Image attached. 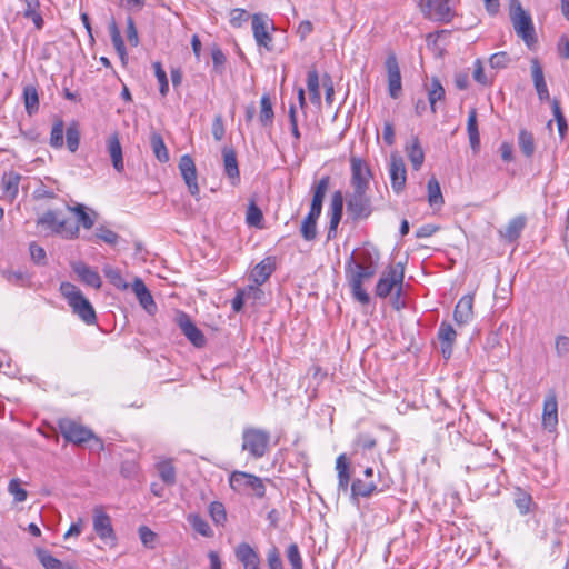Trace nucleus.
Here are the masks:
<instances>
[{"label": "nucleus", "mask_w": 569, "mask_h": 569, "mask_svg": "<svg viewBox=\"0 0 569 569\" xmlns=\"http://www.w3.org/2000/svg\"><path fill=\"white\" fill-rule=\"evenodd\" d=\"M60 292L66 298L72 312L84 323L93 325L96 322L97 316L92 305L77 286L71 282H62L60 284Z\"/></svg>", "instance_id": "obj_1"}, {"label": "nucleus", "mask_w": 569, "mask_h": 569, "mask_svg": "<svg viewBox=\"0 0 569 569\" xmlns=\"http://www.w3.org/2000/svg\"><path fill=\"white\" fill-rule=\"evenodd\" d=\"M510 20L519 38L530 48L537 42L531 16L522 8L519 0H509Z\"/></svg>", "instance_id": "obj_2"}, {"label": "nucleus", "mask_w": 569, "mask_h": 569, "mask_svg": "<svg viewBox=\"0 0 569 569\" xmlns=\"http://www.w3.org/2000/svg\"><path fill=\"white\" fill-rule=\"evenodd\" d=\"M270 433L258 428H246L242 432V451L248 452L252 459L262 458L268 450Z\"/></svg>", "instance_id": "obj_3"}, {"label": "nucleus", "mask_w": 569, "mask_h": 569, "mask_svg": "<svg viewBox=\"0 0 569 569\" xmlns=\"http://www.w3.org/2000/svg\"><path fill=\"white\" fill-rule=\"evenodd\" d=\"M229 485L232 490L239 493H252L257 498L266 496V486L261 478L244 471H233L229 477Z\"/></svg>", "instance_id": "obj_4"}, {"label": "nucleus", "mask_w": 569, "mask_h": 569, "mask_svg": "<svg viewBox=\"0 0 569 569\" xmlns=\"http://www.w3.org/2000/svg\"><path fill=\"white\" fill-rule=\"evenodd\" d=\"M403 278L405 269L400 262L395 266H389L381 273L377 282L376 295L379 298H387L396 289H398V295H401Z\"/></svg>", "instance_id": "obj_5"}, {"label": "nucleus", "mask_w": 569, "mask_h": 569, "mask_svg": "<svg viewBox=\"0 0 569 569\" xmlns=\"http://www.w3.org/2000/svg\"><path fill=\"white\" fill-rule=\"evenodd\" d=\"M37 223L66 239H76L79 237V226L72 224L64 219L59 220L57 213L52 210H48L39 217Z\"/></svg>", "instance_id": "obj_6"}, {"label": "nucleus", "mask_w": 569, "mask_h": 569, "mask_svg": "<svg viewBox=\"0 0 569 569\" xmlns=\"http://www.w3.org/2000/svg\"><path fill=\"white\" fill-rule=\"evenodd\" d=\"M373 211L371 198L367 190H353L347 199V212L353 221L365 220Z\"/></svg>", "instance_id": "obj_7"}, {"label": "nucleus", "mask_w": 569, "mask_h": 569, "mask_svg": "<svg viewBox=\"0 0 569 569\" xmlns=\"http://www.w3.org/2000/svg\"><path fill=\"white\" fill-rule=\"evenodd\" d=\"M377 263L375 260L369 261V268L365 272H353L346 278L348 286L351 289L352 296L362 305H368L370 301L369 295L363 289V283L370 280L377 273Z\"/></svg>", "instance_id": "obj_8"}, {"label": "nucleus", "mask_w": 569, "mask_h": 569, "mask_svg": "<svg viewBox=\"0 0 569 569\" xmlns=\"http://www.w3.org/2000/svg\"><path fill=\"white\" fill-rule=\"evenodd\" d=\"M92 522L97 536L109 547H114L117 545V536L110 516L101 508H94Z\"/></svg>", "instance_id": "obj_9"}, {"label": "nucleus", "mask_w": 569, "mask_h": 569, "mask_svg": "<svg viewBox=\"0 0 569 569\" xmlns=\"http://www.w3.org/2000/svg\"><path fill=\"white\" fill-rule=\"evenodd\" d=\"M370 260H375V262L378 264L379 253L368 248L352 251L345 264L346 278L349 277L350 272L353 273L367 271Z\"/></svg>", "instance_id": "obj_10"}, {"label": "nucleus", "mask_w": 569, "mask_h": 569, "mask_svg": "<svg viewBox=\"0 0 569 569\" xmlns=\"http://www.w3.org/2000/svg\"><path fill=\"white\" fill-rule=\"evenodd\" d=\"M59 429L63 438L74 445H82L93 438L90 429L68 418L59 421Z\"/></svg>", "instance_id": "obj_11"}, {"label": "nucleus", "mask_w": 569, "mask_h": 569, "mask_svg": "<svg viewBox=\"0 0 569 569\" xmlns=\"http://www.w3.org/2000/svg\"><path fill=\"white\" fill-rule=\"evenodd\" d=\"M389 174L393 192L400 194L407 181V171L403 158L398 152L390 154Z\"/></svg>", "instance_id": "obj_12"}, {"label": "nucleus", "mask_w": 569, "mask_h": 569, "mask_svg": "<svg viewBox=\"0 0 569 569\" xmlns=\"http://www.w3.org/2000/svg\"><path fill=\"white\" fill-rule=\"evenodd\" d=\"M422 12L427 18L439 22H449L453 17L449 0H427Z\"/></svg>", "instance_id": "obj_13"}, {"label": "nucleus", "mask_w": 569, "mask_h": 569, "mask_svg": "<svg viewBox=\"0 0 569 569\" xmlns=\"http://www.w3.org/2000/svg\"><path fill=\"white\" fill-rule=\"evenodd\" d=\"M180 173L192 197L199 198L200 189L197 182V168L189 154H183L179 160Z\"/></svg>", "instance_id": "obj_14"}, {"label": "nucleus", "mask_w": 569, "mask_h": 569, "mask_svg": "<svg viewBox=\"0 0 569 569\" xmlns=\"http://www.w3.org/2000/svg\"><path fill=\"white\" fill-rule=\"evenodd\" d=\"M386 69L388 76V91L392 99L399 98L401 94V74L398 60L395 54H389L386 59Z\"/></svg>", "instance_id": "obj_15"}, {"label": "nucleus", "mask_w": 569, "mask_h": 569, "mask_svg": "<svg viewBox=\"0 0 569 569\" xmlns=\"http://www.w3.org/2000/svg\"><path fill=\"white\" fill-rule=\"evenodd\" d=\"M177 323L182 333L196 347H202L206 343V338L202 331L193 323L191 318L184 313L179 312L177 316Z\"/></svg>", "instance_id": "obj_16"}, {"label": "nucleus", "mask_w": 569, "mask_h": 569, "mask_svg": "<svg viewBox=\"0 0 569 569\" xmlns=\"http://www.w3.org/2000/svg\"><path fill=\"white\" fill-rule=\"evenodd\" d=\"M343 212V194L340 190L333 192L330 202V221L327 232V240H332L337 237V228L341 221Z\"/></svg>", "instance_id": "obj_17"}, {"label": "nucleus", "mask_w": 569, "mask_h": 569, "mask_svg": "<svg viewBox=\"0 0 569 569\" xmlns=\"http://www.w3.org/2000/svg\"><path fill=\"white\" fill-rule=\"evenodd\" d=\"M234 556L243 569H260L259 553L249 543H239L234 549Z\"/></svg>", "instance_id": "obj_18"}, {"label": "nucleus", "mask_w": 569, "mask_h": 569, "mask_svg": "<svg viewBox=\"0 0 569 569\" xmlns=\"http://www.w3.org/2000/svg\"><path fill=\"white\" fill-rule=\"evenodd\" d=\"M131 289L134 292L140 306L149 315H154L158 308L150 290L147 288L144 282L140 278H136L131 284Z\"/></svg>", "instance_id": "obj_19"}, {"label": "nucleus", "mask_w": 569, "mask_h": 569, "mask_svg": "<svg viewBox=\"0 0 569 569\" xmlns=\"http://www.w3.org/2000/svg\"><path fill=\"white\" fill-rule=\"evenodd\" d=\"M351 184L353 190H368L369 187V169L358 158L351 159Z\"/></svg>", "instance_id": "obj_20"}, {"label": "nucleus", "mask_w": 569, "mask_h": 569, "mask_svg": "<svg viewBox=\"0 0 569 569\" xmlns=\"http://www.w3.org/2000/svg\"><path fill=\"white\" fill-rule=\"evenodd\" d=\"M558 425V402L555 395H549L543 401L542 426L549 432L556 430Z\"/></svg>", "instance_id": "obj_21"}, {"label": "nucleus", "mask_w": 569, "mask_h": 569, "mask_svg": "<svg viewBox=\"0 0 569 569\" xmlns=\"http://www.w3.org/2000/svg\"><path fill=\"white\" fill-rule=\"evenodd\" d=\"M473 318V296H462L456 305L453 319L459 325H467Z\"/></svg>", "instance_id": "obj_22"}, {"label": "nucleus", "mask_w": 569, "mask_h": 569, "mask_svg": "<svg viewBox=\"0 0 569 569\" xmlns=\"http://www.w3.org/2000/svg\"><path fill=\"white\" fill-rule=\"evenodd\" d=\"M383 488H378L375 481L372 480H363L357 478L352 481L350 487V498L353 502H358V499L369 498L375 492H382Z\"/></svg>", "instance_id": "obj_23"}, {"label": "nucleus", "mask_w": 569, "mask_h": 569, "mask_svg": "<svg viewBox=\"0 0 569 569\" xmlns=\"http://www.w3.org/2000/svg\"><path fill=\"white\" fill-rule=\"evenodd\" d=\"M252 31L253 37L257 43L261 47L270 50V43L272 41V37L268 32V27L266 22V16L261 13H254L252 16Z\"/></svg>", "instance_id": "obj_24"}, {"label": "nucleus", "mask_w": 569, "mask_h": 569, "mask_svg": "<svg viewBox=\"0 0 569 569\" xmlns=\"http://www.w3.org/2000/svg\"><path fill=\"white\" fill-rule=\"evenodd\" d=\"M71 268L74 273L80 278V280L94 288L99 289L102 284L101 277L99 273L93 270L91 267L87 266L84 262L76 261L71 263Z\"/></svg>", "instance_id": "obj_25"}, {"label": "nucleus", "mask_w": 569, "mask_h": 569, "mask_svg": "<svg viewBox=\"0 0 569 569\" xmlns=\"http://www.w3.org/2000/svg\"><path fill=\"white\" fill-rule=\"evenodd\" d=\"M276 269V260L273 257H267L250 272V280L256 284H263Z\"/></svg>", "instance_id": "obj_26"}, {"label": "nucleus", "mask_w": 569, "mask_h": 569, "mask_svg": "<svg viewBox=\"0 0 569 569\" xmlns=\"http://www.w3.org/2000/svg\"><path fill=\"white\" fill-rule=\"evenodd\" d=\"M457 332L450 323L441 322L438 329V338L441 343V353L445 358H450L452 355L453 342L456 341Z\"/></svg>", "instance_id": "obj_27"}, {"label": "nucleus", "mask_w": 569, "mask_h": 569, "mask_svg": "<svg viewBox=\"0 0 569 569\" xmlns=\"http://www.w3.org/2000/svg\"><path fill=\"white\" fill-rule=\"evenodd\" d=\"M107 150L111 158L112 166L117 172L123 171V156L119 134L116 132L107 139Z\"/></svg>", "instance_id": "obj_28"}, {"label": "nucleus", "mask_w": 569, "mask_h": 569, "mask_svg": "<svg viewBox=\"0 0 569 569\" xmlns=\"http://www.w3.org/2000/svg\"><path fill=\"white\" fill-rule=\"evenodd\" d=\"M531 74L537 94L541 101L549 99V90L545 81L543 70L538 59L531 60Z\"/></svg>", "instance_id": "obj_29"}, {"label": "nucleus", "mask_w": 569, "mask_h": 569, "mask_svg": "<svg viewBox=\"0 0 569 569\" xmlns=\"http://www.w3.org/2000/svg\"><path fill=\"white\" fill-rule=\"evenodd\" d=\"M330 177L323 176L313 187H312V200L310 204V210L321 213L322 211V202L326 197V193L329 189Z\"/></svg>", "instance_id": "obj_30"}, {"label": "nucleus", "mask_w": 569, "mask_h": 569, "mask_svg": "<svg viewBox=\"0 0 569 569\" xmlns=\"http://www.w3.org/2000/svg\"><path fill=\"white\" fill-rule=\"evenodd\" d=\"M467 132L469 138L470 148L473 153H478L480 150V134L477 121V110L471 108L468 113Z\"/></svg>", "instance_id": "obj_31"}, {"label": "nucleus", "mask_w": 569, "mask_h": 569, "mask_svg": "<svg viewBox=\"0 0 569 569\" xmlns=\"http://www.w3.org/2000/svg\"><path fill=\"white\" fill-rule=\"evenodd\" d=\"M20 180L21 176L14 171L4 172L1 178L3 193L10 201L18 196Z\"/></svg>", "instance_id": "obj_32"}, {"label": "nucleus", "mask_w": 569, "mask_h": 569, "mask_svg": "<svg viewBox=\"0 0 569 569\" xmlns=\"http://www.w3.org/2000/svg\"><path fill=\"white\" fill-rule=\"evenodd\" d=\"M525 227H526V218L523 216H518V217L511 219L508 222V224L506 226V228L503 230H500L499 233H500L501 238H503L505 240H507L509 242H512L520 237Z\"/></svg>", "instance_id": "obj_33"}, {"label": "nucleus", "mask_w": 569, "mask_h": 569, "mask_svg": "<svg viewBox=\"0 0 569 569\" xmlns=\"http://www.w3.org/2000/svg\"><path fill=\"white\" fill-rule=\"evenodd\" d=\"M406 153L415 170H419L425 161V152L421 148L418 137H412L406 146Z\"/></svg>", "instance_id": "obj_34"}, {"label": "nucleus", "mask_w": 569, "mask_h": 569, "mask_svg": "<svg viewBox=\"0 0 569 569\" xmlns=\"http://www.w3.org/2000/svg\"><path fill=\"white\" fill-rule=\"evenodd\" d=\"M321 213L309 210L308 214L303 219L300 228L302 238L306 241H312L317 237V220Z\"/></svg>", "instance_id": "obj_35"}, {"label": "nucleus", "mask_w": 569, "mask_h": 569, "mask_svg": "<svg viewBox=\"0 0 569 569\" xmlns=\"http://www.w3.org/2000/svg\"><path fill=\"white\" fill-rule=\"evenodd\" d=\"M24 4L23 17L27 19H31L34 23V27L38 30L43 28L44 21L42 16L39 12L40 2L39 0H19Z\"/></svg>", "instance_id": "obj_36"}, {"label": "nucleus", "mask_w": 569, "mask_h": 569, "mask_svg": "<svg viewBox=\"0 0 569 569\" xmlns=\"http://www.w3.org/2000/svg\"><path fill=\"white\" fill-rule=\"evenodd\" d=\"M150 147L152 149V152L154 154V157L160 161V162H168L169 161V152H168V149L164 144V141H163V138L162 136L157 132V131H152L151 134H150Z\"/></svg>", "instance_id": "obj_37"}, {"label": "nucleus", "mask_w": 569, "mask_h": 569, "mask_svg": "<svg viewBox=\"0 0 569 569\" xmlns=\"http://www.w3.org/2000/svg\"><path fill=\"white\" fill-rule=\"evenodd\" d=\"M67 209L70 212L76 213L79 224H81L84 229H91L94 226V218L92 217L97 216L94 211L90 210V212H88L87 208L81 203H77L76 206H67Z\"/></svg>", "instance_id": "obj_38"}, {"label": "nucleus", "mask_w": 569, "mask_h": 569, "mask_svg": "<svg viewBox=\"0 0 569 569\" xmlns=\"http://www.w3.org/2000/svg\"><path fill=\"white\" fill-rule=\"evenodd\" d=\"M1 276L3 279H6L8 282L19 286V287H27L31 283V276L24 271V270H1Z\"/></svg>", "instance_id": "obj_39"}, {"label": "nucleus", "mask_w": 569, "mask_h": 569, "mask_svg": "<svg viewBox=\"0 0 569 569\" xmlns=\"http://www.w3.org/2000/svg\"><path fill=\"white\" fill-rule=\"evenodd\" d=\"M222 154L226 174L232 180L239 179V168L234 150L223 148Z\"/></svg>", "instance_id": "obj_40"}, {"label": "nucleus", "mask_w": 569, "mask_h": 569, "mask_svg": "<svg viewBox=\"0 0 569 569\" xmlns=\"http://www.w3.org/2000/svg\"><path fill=\"white\" fill-rule=\"evenodd\" d=\"M428 101L432 113H436V103L445 98V89L438 78H432L427 87Z\"/></svg>", "instance_id": "obj_41"}, {"label": "nucleus", "mask_w": 569, "mask_h": 569, "mask_svg": "<svg viewBox=\"0 0 569 569\" xmlns=\"http://www.w3.org/2000/svg\"><path fill=\"white\" fill-rule=\"evenodd\" d=\"M518 144L521 150V152L527 157L530 158L533 156L536 150L535 144V138L531 132H529L526 129H521L518 134Z\"/></svg>", "instance_id": "obj_42"}, {"label": "nucleus", "mask_w": 569, "mask_h": 569, "mask_svg": "<svg viewBox=\"0 0 569 569\" xmlns=\"http://www.w3.org/2000/svg\"><path fill=\"white\" fill-rule=\"evenodd\" d=\"M261 110L259 113V121L261 126L269 127L273 122L274 112L269 94H263L260 100Z\"/></svg>", "instance_id": "obj_43"}, {"label": "nucleus", "mask_w": 569, "mask_h": 569, "mask_svg": "<svg viewBox=\"0 0 569 569\" xmlns=\"http://www.w3.org/2000/svg\"><path fill=\"white\" fill-rule=\"evenodd\" d=\"M260 286L261 284L252 283L241 289L246 301L253 307L258 303H262L264 300V291L260 288Z\"/></svg>", "instance_id": "obj_44"}, {"label": "nucleus", "mask_w": 569, "mask_h": 569, "mask_svg": "<svg viewBox=\"0 0 569 569\" xmlns=\"http://www.w3.org/2000/svg\"><path fill=\"white\" fill-rule=\"evenodd\" d=\"M428 201L429 204L435 208H439L443 204L440 184L435 177L428 181Z\"/></svg>", "instance_id": "obj_45"}, {"label": "nucleus", "mask_w": 569, "mask_h": 569, "mask_svg": "<svg viewBox=\"0 0 569 569\" xmlns=\"http://www.w3.org/2000/svg\"><path fill=\"white\" fill-rule=\"evenodd\" d=\"M23 99L26 111L29 116L33 114L39 109L38 91L34 87L28 86L23 90Z\"/></svg>", "instance_id": "obj_46"}, {"label": "nucleus", "mask_w": 569, "mask_h": 569, "mask_svg": "<svg viewBox=\"0 0 569 569\" xmlns=\"http://www.w3.org/2000/svg\"><path fill=\"white\" fill-rule=\"evenodd\" d=\"M307 88L312 103H320L319 76L317 70H310L307 74Z\"/></svg>", "instance_id": "obj_47"}, {"label": "nucleus", "mask_w": 569, "mask_h": 569, "mask_svg": "<svg viewBox=\"0 0 569 569\" xmlns=\"http://www.w3.org/2000/svg\"><path fill=\"white\" fill-rule=\"evenodd\" d=\"M37 557L46 569H63L64 565L46 549H37Z\"/></svg>", "instance_id": "obj_48"}, {"label": "nucleus", "mask_w": 569, "mask_h": 569, "mask_svg": "<svg viewBox=\"0 0 569 569\" xmlns=\"http://www.w3.org/2000/svg\"><path fill=\"white\" fill-rule=\"evenodd\" d=\"M94 238L106 242L107 244L116 246L120 239V236L106 226H99L96 228Z\"/></svg>", "instance_id": "obj_49"}, {"label": "nucleus", "mask_w": 569, "mask_h": 569, "mask_svg": "<svg viewBox=\"0 0 569 569\" xmlns=\"http://www.w3.org/2000/svg\"><path fill=\"white\" fill-rule=\"evenodd\" d=\"M188 519L193 530L200 533L201 536L211 537L213 535V531L211 530L207 520H204L200 516L191 515L189 516Z\"/></svg>", "instance_id": "obj_50"}, {"label": "nucleus", "mask_w": 569, "mask_h": 569, "mask_svg": "<svg viewBox=\"0 0 569 569\" xmlns=\"http://www.w3.org/2000/svg\"><path fill=\"white\" fill-rule=\"evenodd\" d=\"M63 131H64V124L62 120H58L54 122L51 133H50V146L59 149L63 147Z\"/></svg>", "instance_id": "obj_51"}, {"label": "nucleus", "mask_w": 569, "mask_h": 569, "mask_svg": "<svg viewBox=\"0 0 569 569\" xmlns=\"http://www.w3.org/2000/svg\"><path fill=\"white\" fill-rule=\"evenodd\" d=\"M158 471L161 480L167 485L176 482V469L169 461H163L158 465Z\"/></svg>", "instance_id": "obj_52"}, {"label": "nucleus", "mask_w": 569, "mask_h": 569, "mask_svg": "<svg viewBox=\"0 0 569 569\" xmlns=\"http://www.w3.org/2000/svg\"><path fill=\"white\" fill-rule=\"evenodd\" d=\"M67 147L71 152H76L80 143V132L77 123H72L66 131Z\"/></svg>", "instance_id": "obj_53"}, {"label": "nucleus", "mask_w": 569, "mask_h": 569, "mask_svg": "<svg viewBox=\"0 0 569 569\" xmlns=\"http://www.w3.org/2000/svg\"><path fill=\"white\" fill-rule=\"evenodd\" d=\"M291 569H303V561L297 543H291L286 551Z\"/></svg>", "instance_id": "obj_54"}, {"label": "nucleus", "mask_w": 569, "mask_h": 569, "mask_svg": "<svg viewBox=\"0 0 569 569\" xmlns=\"http://www.w3.org/2000/svg\"><path fill=\"white\" fill-rule=\"evenodd\" d=\"M152 66L154 69L156 78L158 79V82H159V91H160L161 96L164 97L169 92V82H168L167 73H166L164 69L162 68L161 62L156 61V62H153Z\"/></svg>", "instance_id": "obj_55"}, {"label": "nucleus", "mask_w": 569, "mask_h": 569, "mask_svg": "<svg viewBox=\"0 0 569 569\" xmlns=\"http://www.w3.org/2000/svg\"><path fill=\"white\" fill-rule=\"evenodd\" d=\"M209 513L216 525H223L227 520L224 506L219 501L210 503Z\"/></svg>", "instance_id": "obj_56"}, {"label": "nucleus", "mask_w": 569, "mask_h": 569, "mask_svg": "<svg viewBox=\"0 0 569 569\" xmlns=\"http://www.w3.org/2000/svg\"><path fill=\"white\" fill-rule=\"evenodd\" d=\"M102 271L114 287L127 288V283L124 282L120 270L107 264L103 267Z\"/></svg>", "instance_id": "obj_57"}, {"label": "nucleus", "mask_w": 569, "mask_h": 569, "mask_svg": "<svg viewBox=\"0 0 569 569\" xmlns=\"http://www.w3.org/2000/svg\"><path fill=\"white\" fill-rule=\"evenodd\" d=\"M111 41L117 52L123 57L126 54V47L121 33L114 21L110 24Z\"/></svg>", "instance_id": "obj_58"}, {"label": "nucleus", "mask_w": 569, "mask_h": 569, "mask_svg": "<svg viewBox=\"0 0 569 569\" xmlns=\"http://www.w3.org/2000/svg\"><path fill=\"white\" fill-rule=\"evenodd\" d=\"M8 491L10 495L13 496L16 502H23L28 497V492L21 487V482L19 479L10 480L8 485Z\"/></svg>", "instance_id": "obj_59"}, {"label": "nucleus", "mask_w": 569, "mask_h": 569, "mask_svg": "<svg viewBox=\"0 0 569 569\" xmlns=\"http://www.w3.org/2000/svg\"><path fill=\"white\" fill-rule=\"evenodd\" d=\"M263 219L261 209L251 201L247 210V222L250 226L259 227Z\"/></svg>", "instance_id": "obj_60"}, {"label": "nucleus", "mask_w": 569, "mask_h": 569, "mask_svg": "<svg viewBox=\"0 0 569 569\" xmlns=\"http://www.w3.org/2000/svg\"><path fill=\"white\" fill-rule=\"evenodd\" d=\"M515 503L521 515H527L530 511L532 498L529 493L525 491H519L516 495Z\"/></svg>", "instance_id": "obj_61"}, {"label": "nucleus", "mask_w": 569, "mask_h": 569, "mask_svg": "<svg viewBox=\"0 0 569 569\" xmlns=\"http://www.w3.org/2000/svg\"><path fill=\"white\" fill-rule=\"evenodd\" d=\"M29 251L32 261L38 266H44L47 263V254L46 250L39 246L37 242H31L29 244Z\"/></svg>", "instance_id": "obj_62"}, {"label": "nucleus", "mask_w": 569, "mask_h": 569, "mask_svg": "<svg viewBox=\"0 0 569 569\" xmlns=\"http://www.w3.org/2000/svg\"><path fill=\"white\" fill-rule=\"evenodd\" d=\"M267 563L269 569H284L280 551L276 546H272L271 548L268 549Z\"/></svg>", "instance_id": "obj_63"}, {"label": "nucleus", "mask_w": 569, "mask_h": 569, "mask_svg": "<svg viewBox=\"0 0 569 569\" xmlns=\"http://www.w3.org/2000/svg\"><path fill=\"white\" fill-rule=\"evenodd\" d=\"M510 61L509 54L505 51L496 52L489 58V64L492 69H503Z\"/></svg>", "instance_id": "obj_64"}]
</instances>
